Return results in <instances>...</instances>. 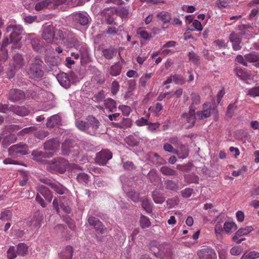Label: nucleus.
<instances>
[{
    "label": "nucleus",
    "mask_w": 259,
    "mask_h": 259,
    "mask_svg": "<svg viewBox=\"0 0 259 259\" xmlns=\"http://www.w3.org/2000/svg\"><path fill=\"white\" fill-rule=\"evenodd\" d=\"M7 32H10V40L13 44V48L19 49L21 47L19 44L21 39V35L23 32V27L20 25L11 24L7 27Z\"/></svg>",
    "instance_id": "nucleus-1"
},
{
    "label": "nucleus",
    "mask_w": 259,
    "mask_h": 259,
    "mask_svg": "<svg viewBox=\"0 0 259 259\" xmlns=\"http://www.w3.org/2000/svg\"><path fill=\"white\" fill-rule=\"evenodd\" d=\"M68 165V161L64 158L60 157L50 161L48 163V167L52 172H58L64 174L66 171Z\"/></svg>",
    "instance_id": "nucleus-2"
},
{
    "label": "nucleus",
    "mask_w": 259,
    "mask_h": 259,
    "mask_svg": "<svg viewBox=\"0 0 259 259\" xmlns=\"http://www.w3.org/2000/svg\"><path fill=\"white\" fill-rule=\"evenodd\" d=\"M42 61L36 58L34 63L30 64L28 71L29 77L32 78H41L44 74L42 68Z\"/></svg>",
    "instance_id": "nucleus-3"
},
{
    "label": "nucleus",
    "mask_w": 259,
    "mask_h": 259,
    "mask_svg": "<svg viewBox=\"0 0 259 259\" xmlns=\"http://www.w3.org/2000/svg\"><path fill=\"white\" fill-rule=\"evenodd\" d=\"M157 243L155 241H152L150 243V249L151 251L153 252L155 255L156 256H159L161 258L170 257L172 254V250L170 247H163L162 246H159L157 247L158 252L156 253L154 249H153V247L156 246Z\"/></svg>",
    "instance_id": "nucleus-4"
},
{
    "label": "nucleus",
    "mask_w": 259,
    "mask_h": 259,
    "mask_svg": "<svg viewBox=\"0 0 259 259\" xmlns=\"http://www.w3.org/2000/svg\"><path fill=\"white\" fill-rule=\"evenodd\" d=\"M28 151L27 145L21 143L11 146L8 150L9 154L14 157L27 154Z\"/></svg>",
    "instance_id": "nucleus-5"
},
{
    "label": "nucleus",
    "mask_w": 259,
    "mask_h": 259,
    "mask_svg": "<svg viewBox=\"0 0 259 259\" xmlns=\"http://www.w3.org/2000/svg\"><path fill=\"white\" fill-rule=\"evenodd\" d=\"M40 180L42 183L51 187L56 193L60 195L64 194L67 190V189L62 184L55 181L46 178H42Z\"/></svg>",
    "instance_id": "nucleus-6"
},
{
    "label": "nucleus",
    "mask_w": 259,
    "mask_h": 259,
    "mask_svg": "<svg viewBox=\"0 0 259 259\" xmlns=\"http://www.w3.org/2000/svg\"><path fill=\"white\" fill-rule=\"evenodd\" d=\"M112 157V153L107 149L102 150L96 154V162L100 165H104Z\"/></svg>",
    "instance_id": "nucleus-7"
},
{
    "label": "nucleus",
    "mask_w": 259,
    "mask_h": 259,
    "mask_svg": "<svg viewBox=\"0 0 259 259\" xmlns=\"http://www.w3.org/2000/svg\"><path fill=\"white\" fill-rule=\"evenodd\" d=\"M88 122L87 133L91 135H94L98 133V130L100 125L99 120L94 116H89Z\"/></svg>",
    "instance_id": "nucleus-8"
},
{
    "label": "nucleus",
    "mask_w": 259,
    "mask_h": 259,
    "mask_svg": "<svg viewBox=\"0 0 259 259\" xmlns=\"http://www.w3.org/2000/svg\"><path fill=\"white\" fill-rule=\"evenodd\" d=\"M25 98V94L21 90L13 89L9 93L8 99L13 102L23 101Z\"/></svg>",
    "instance_id": "nucleus-9"
},
{
    "label": "nucleus",
    "mask_w": 259,
    "mask_h": 259,
    "mask_svg": "<svg viewBox=\"0 0 259 259\" xmlns=\"http://www.w3.org/2000/svg\"><path fill=\"white\" fill-rule=\"evenodd\" d=\"M67 38L65 40L64 45L68 48L75 47L77 48L80 45V42L77 36L71 31L67 32Z\"/></svg>",
    "instance_id": "nucleus-10"
},
{
    "label": "nucleus",
    "mask_w": 259,
    "mask_h": 259,
    "mask_svg": "<svg viewBox=\"0 0 259 259\" xmlns=\"http://www.w3.org/2000/svg\"><path fill=\"white\" fill-rule=\"evenodd\" d=\"M55 32L53 25H48L44 28L42 37L49 43H53L54 41Z\"/></svg>",
    "instance_id": "nucleus-11"
},
{
    "label": "nucleus",
    "mask_w": 259,
    "mask_h": 259,
    "mask_svg": "<svg viewBox=\"0 0 259 259\" xmlns=\"http://www.w3.org/2000/svg\"><path fill=\"white\" fill-rule=\"evenodd\" d=\"M88 223L90 226H94L95 229L100 233L102 234L105 233L106 228L98 218L92 216L88 218Z\"/></svg>",
    "instance_id": "nucleus-12"
},
{
    "label": "nucleus",
    "mask_w": 259,
    "mask_h": 259,
    "mask_svg": "<svg viewBox=\"0 0 259 259\" xmlns=\"http://www.w3.org/2000/svg\"><path fill=\"white\" fill-rule=\"evenodd\" d=\"M245 32L236 33L233 32L230 35V40L232 43L233 48L234 50L238 51L241 49L240 43L242 40V35Z\"/></svg>",
    "instance_id": "nucleus-13"
},
{
    "label": "nucleus",
    "mask_w": 259,
    "mask_h": 259,
    "mask_svg": "<svg viewBox=\"0 0 259 259\" xmlns=\"http://www.w3.org/2000/svg\"><path fill=\"white\" fill-rule=\"evenodd\" d=\"M195 109L192 105L189 107V111L188 113H184L182 115V117L189 124L187 126L188 128L193 126L195 122Z\"/></svg>",
    "instance_id": "nucleus-14"
},
{
    "label": "nucleus",
    "mask_w": 259,
    "mask_h": 259,
    "mask_svg": "<svg viewBox=\"0 0 259 259\" xmlns=\"http://www.w3.org/2000/svg\"><path fill=\"white\" fill-rule=\"evenodd\" d=\"M199 259H217V256L215 251L211 248H203L197 252Z\"/></svg>",
    "instance_id": "nucleus-15"
},
{
    "label": "nucleus",
    "mask_w": 259,
    "mask_h": 259,
    "mask_svg": "<svg viewBox=\"0 0 259 259\" xmlns=\"http://www.w3.org/2000/svg\"><path fill=\"white\" fill-rule=\"evenodd\" d=\"M211 113V106L209 103H204L203 105V110L197 112V116L199 119H204L210 116Z\"/></svg>",
    "instance_id": "nucleus-16"
},
{
    "label": "nucleus",
    "mask_w": 259,
    "mask_h": 259,
    "mask_svg": "<svg viewBox=\"0 0 259 259\" xmlns=\"http://www.w3.org/2000/svg\"><path fill=\"white\" fill-rule=\"evenodd\" d=\"M37 190L41 194L45 199L50 202L53 198L52 192L46 187L42 185H39L37 187Z\"/></svg>",
    "instance_id": "nucleus-17"
},
{
    "label": "nucleus",
    "mask_w": 259,
    "mask_h": 259,
    "mask_svg": "<svg viewBox=\"0 0 259 259\" xmlns=\"http://www.w3.org/2000/svg\"><path fill=\"white\" fill-rule=\"evenodd\" d=\"M11 112L15 114L21 116H25L29 114V110L24 106H18L16 105L11 106Z\"/></svg>",
    "instance_id": "nucleus-18"
},
{
    "label": "nucleus",
    "mask_w": 259,
    "mask_h": 259,
    "mask_svg": "<svg viewBox=\"0 0 259 259\" xmlns=\"http://www.w3.org/2000/svg\"><path fill=\"white\" fill-rule=\"evenodd\" d=\"M59 142L57 139L53 138L44 143V148L47 150L55 151L59 148Z\"/></svg>",
    "instance_id": "nucleus-19"
},
{
    "label": "nucleus",
    "mask_w": 259,
    "mask_h": 259,
    "mask_svg": "<svg viewBox=\"0 0 259 259\" xmlns=\"http://www.w3.org/2000/svg\"><path fill=\"white\" fill-rule=\"evenodd\" d=\"M3 140L2 143V146L3 148H7L11 144L14 143L17 140V137L15 134H10L8 135H5L2 134Z\"/></svg>",
    "instance_id": "nucleus-20"
},
{
    "label": "nucleus",
    "mask_w": 259,
    "mask_h": 259,
    "mask_svg": "<svg viewBox=\"0 0 259 259\" xmlns=\"http://www.w3.org/2000/svg\"><path fill=\"white\" fill-rule=\"evenodd\" d=\"M57 79L61 86L67 88L70 85V80L68 75L64 72L57 75Z\"/></svg>",
    "instance_id": "nucleus-21"
},
{
    "label": "nucleus",
    "mask_w": 259,
    "mask_h": 259,
    "mask_svg": "<svg viewBox=\"0 0 259 259\" xmlns=\"http://www.w3.org/2000/svg\"><path fill=\"white\" fill-rule=\"evenodd\" d=\"M74 21L81 25H86L88 24L89 19L86 13H77L74 15Z\"/></svg>",
    "instance_id": "nucleus-22"
},
{
    "label": "nucleus",
    "mask_w": 259,
    "mask_h": 259,
    "mask_svg": "<svg viewBox=\"0 0 259 259\" xmlns=\"http://www.w3.org/2000/svg\"><path fill=\"white\" fill-rule=\"evenodd\" d=\"M14 67L15 69H20L22 68L25 63L24 59L22 55L16 53L13 57Z\"/></svg>",
    "instance_id": "nucleus-23"
},
{
    "label": "nucleus",
    "mask_w": 259,
    "mask_h": 259,
    "mask_svg": "<svg viewBox=\"0 0 259 259\" xmlns=\"http://www.w3.org/2000/svg\"><path fill=\"white\" fill-rule=\"evenodd\" d=\"M61 118L58 115H54L50 117L47 120L46 125L48 127L53 128L55 126L60 124Z\"/></svg>",
    "instance_id": "nucleus-24"
},
{
    "label": "nucleus",
    "mask_w": 259,
    "mask_h": 259,
    "mask_svg": "<svg viewBox=\"0 0 259 259\" xmlns=\"http://www.w3.org/2000/svg\"><path fill=\"white\" fill-rule=\"evenodd\" d=\"M34 2H37L35 6V9L36 11H39L44 9L49 8L51 9V0H31Z\"/></svg>",
    "instance_id": "nucleus-25"
},
{
    "label": "nucleus",
    "mask_w": 259,
    "mask_h": 259,
    "mask_svg": "<svg viewBox=\"0 0 259 259\" xmlns=\"http://www.w3.org/2000/svg\"><path fill=\"white\" fill-rule=\"evenodd\" d=\"M103 56L108 60L112 59L116 55L117 50L113 47L103 49L102 51Z\"/></svg>",
    "instance_id": "nucleus-26"
},
{
    "label": "nucleus",
    "mask_w": 259,
    "mask_h": 259,
    "mask_svg": "<svg viewBox=\"0 0 259 259\" xmlns=\"http://www.w3.org/2000/svg\"><path fill=\"white\" fill-rule=\"evenodd\" d=\"M253 230L252 226H247L245 228L239 229L233 236V240H237V237H240L243 235H247Z\"/></svg>",
    "instance_id": "nucleus-27"
},
{
    "label": "nucleus",
    "mask_w": 259,
    "mask_h": 259,
    "mask_svg": "<svg viewBox=\"0 0 259 259\" xmlns=\"http://www.w3.org/2000/svg\"><path fill=\"white\" fill-rule=\"evenodd\" d=\"M69 31L66 29H59L55 32L54 40H60L61 44H64L67 38V32Z\"/></svg>",
    "instance_id": "nucleus-28"
},
{
    "label": "nucleus",
    "mask_w": 259,
    "mask_h": 259,
    "mask_svg": "<svg viewBox=\"0 0 259 259\" xmlns=\"http://www.w3.org/2000/svg\"><path fill=\"white\" fill-rule=\"evenodd\" d=\"M160 171L165 176H177L178 172L174 169L167 166H163L160 167Z\"/></svg>",
    "instance_id": "nucleus-29"
},
{
    "label": "nucleus",
    "mask_w": 259,
    "mask_h": 259,
    "mask_svg": "<svg viewBox=\"0 0 259 259\" xmlns=\"http://www.w3.org/2000/svg\"><path fill=\"white\" fill-rule=\"evenodd\" d=\"M164 186L166 190L176 192L179 190L178 183L172 180H166L164 181Z\"/></svg>",
    "instance_id": "nucleus-30"
},
{
    "label": "nucleus",
    "mask_w": 259,
    "mask_h": 259,
    "mask_svg": "<svg viewBox=\"0 0 259 259\" xmlns=\"http://www.w3.org/2000/svg\"><path fill=\"white\" fill-rule=\"evenodd\" d=\"M152 196L153 201L157 204H162L164 202L165 199L163 194L158 191H154L152 192Z\"/></svg>",
    "instance_id": "nucleus-31"
},
{
    "label": "nucleus",
    "mask_w": 259,
    "mask_h": 259,
    "mask_svg": "<svg viewBox=\"0 0 259 259\" xmlns=\"http://www.w3.org/2000/svg\"><path fill=\"white\" fill-rule=\"evenodd\" d=\"M73 251L72 247L67 246L61 253L60 257L62 259H72Z\"/></svg>",
    "instance_id": "nucleus-32"
},
{
    "label": "nucleus",
    "mask_w": 259,
    "mask_h": 259,
    "mask_svg": "<svg viewBox=\"0 0 259 259\" xmlns=\"http://www.w3.org/2000/svg\"><path fill=\"white\" fill-rule=\"evenodd\" d=\"M156 17L164 24L169 23L171 19L170 14L165 11L158 13L157 14Z\"/></svg>",
    "instance_id": "nucleus-33"
},
{
    "label": "nucleus",
    "mask_w": 259,
    "mask_h": 259,
    "mask_svg": "<svg viewBox=\"0 0 259 259\" xmlns=\"http://www.w3.org/2000/svg\"><path fill=\"white\" fill-rule=\"evenodd\" d=\"M17 253L18 255L24 256L28 253V246L24 243L18 244L17 247Z\"/></svg>",
    "instance_id": "nucleus-34"
},
{
    "label": "nucleus",
    "mask_w": 259,
    "mask_h": 259,
    "mask_svg": "<svg viewBox=\"0 0 259 259\" xmlns=\"http://www.w3.org/2000/svg\"><path fill=\"white\" fill-rule=\"evenodd\" d=\"M235 71L236 75L240 77V79L243 80H247L250 79V75L249 73L242 70L241 68L236 67Z\"/></svg>",
    "instance_id": "nucleus-35"
},
{
    "label": "nucleus",
    "mask_w": 259,
    "mask_h": 259,
    "mask_svg": "<svg viewBox=\"0 0 259 259\" xmlns=\"http://www.w3.org/2000/svg\"><path fill=\"white\" fill-rule=\"evenodd\" d=\"M180 151H178V154H176L179 158L184 159L189 155V150L188 146L186 145H181L180 147Z\"/></svg>",
    "instance_id": "nucleus-36"
},
{
    "label": "nucleus",
    "mask_w": 259,
    "mask_h": 259,
    "mask_svg": "<svg viewBox=\"0 0 259 259\" xmlns=\"http://www.w3.org/2000/svg\"><path fill=\"white\" fill-rule=\"evenodd\" d=\"M122 67L119 63L112 65L110 69V74L113 76H116L119 75L121 71Z\"/></svg>",
    "instance_id": "nucleus-37"
},
{
    "label": "nucleus",
    "mask_w": 259,
    "mask_h": 259,
    "mask_svg": "<svg viewBox=\"0 0 259 259\" xmlns=\"http://www.w3.org/2000/svg\"><path fill=\"white\" fill-rule=\"evenodd\" d=\"M10 42H11L10 41ZM9 43L10 41L8 37H6L3 40L1 50L3 52H4V55L1 56L0 59L1 60L4 61H6L8 59V52L7 51H5V48Z\"/></svg>",
    "instance_id": "nucleus-38"
},
{
    "label": "nucleus",
    "mask_w": 259,
    "mask_h": 259,
    "mask_svg": "<svg viewBox=\"0 0 259 259\" xmlns=\"http://www.w3.org/2000/svg\"><path fill=\"white\" fill-rule=\"evenodd\" d=\"M141 205L142 208L148 213H150L152 211V204L149 200L146 198H143L141 200Z\"/></svg>",
    "instance_id": "nucleus-39"
},
{
    "label": "nucleus",
    "mask_w": 259,
    "mask_h": 259,
    "mask_svg": "<svg viewBox=\"0 0 259 259\" xmlns=\"http://www.w3.org/2000/svg\"><path fill=\"white\" fill-rule=\"evenodd\" d=\"M104 105L107 109L111 112L116 108V103L115 100L111 98H108L104 100Z\"/></svg>",
    "instance_id": "nucleus-40"
},
{
    "label": "nucleus",
    "mask_w": 259,
    "mask_h": 259,
    "mask_svg": "<svg viewBox=\"0 0 259 259\" xmlns=\"http://www.w3.org/2000/svg\"><path fill=\"white\" fill-rule=\"evenodd\" d=\"M12 212L8 209H5L0 214V219L4 221H11L12 219Z\"/></svg>",
    "instance_id": "nucleus-41"
},
{
    "label": "nucleus",
    "mask_w": 259,
    "mask_h": 259,
    "mask_svg": "<svg viewBox=\"0 0 259 259\" xmlns=\"http://www.w3.org/2000/svg\"><path fill=\"white\" fill-rule=\"evenodd\" d=\"M237 229V226L234 222H226L224 225V230L227 233H230Z\"/></svg>",
    "instance_id": "nucleus-42"
},
{
    "label": "nucleus",
    "mask_w": 259,
    "mask_h": 259,
    "mask_svg": "<svg viewBox=\"0 0 259 259\" xmlns=\"http://www.w3.org/2000/svg\"><path fill=\"white\" fill-rule=\"evenodd\" d=\"M140 225L142 229H146L151 226V222L147 217L141 215L140 219Z\"/></svg>",
    "instance_id": "nucleus-43"
},
{
    "label": "nucleus",
    "mask_w": 259,
    "mask_h": 259,
    "mask_svg": "<svg viewBox=\"0 0 259 259\" xmlns=\"http://www.w3.org/2000/svg\"><path fill=\"white\" fill-rule=\"evenodd\" d=\"M153 75V73H146L142 75L139 79V85L142 87L145 88L147 81L150 79Z\"/></svg>",
    "instance_id": "nucleus-44"
},
{
    "label": "nucleus",
    "mask_w": 259,
    "mask_h": 259,
    "mask_svg": "<svg viewBox=\"0 0 259 259\" xmlns=\"http://www.w3.org/2000/svg\"><path fill=\"white\" fill-rule=\"evenodd\" d=\"M113 124H114L115 127L125 129L131 125V122L128 118H123L122 121L118 123H113Z\"/></svg>",
    "instance_id": "nucleus-45"
},
{
    "label": "nucleus",
    "mask_w": 259,
    "mask_h": 259,
    "mask_svg": "<svg viewBox=\"0 0 259 259\" xmlns=\"http://www.w3.org/2000/svg\"><path fill=\"white\" fill-rule=\"evenodd\" d=\"M245 60L250 62H256L259 60V55L257 53L252 52L245 55Z\"/></svg>",
    "instance_id": "nucleus-46"
},
{
    "label": "nucleus",
    "mask_w": 259,
    "mask_h": 259,
    "mask_svg": "<svg viewBox=\"0 0 259 259\" xmlns=\"http://www.w3.org/2000/svg\"><path fill=\"white\" fill-rule=\"evenodd\" d=\"M185 182L188 183H198L199 178L194 174L185 175L184 176Z\"/></svg>",
    "instance_id": "nucleus-47"
},
{
    "label": "nucleus",
    "mask_w": 259,
    "mask_h": 259,
    "mask_svg": "<svg viewBox=\"0 0 259 259\" xmlns=\"http://www.w3.org/2000/svg\"><path fill=\"white\" fill-rule=\"evenodd\" d=\"M77 180L79 183L87 185L89 181V177L85 173L80 172L77 175Z\"/></svg>",
    "instance_id": "nucleus-48"
},
{
    "label": "nucleus",
    "mask_w": 259,
    "mask_h": 259,
    "mask_svg": "<svg viewBox=\"0 0 259 259\" xmlns=\"http://www.w3.org/2000/svg\"><path fill=\"white\" fill-rule=\"evenodd\" d=\"M162 109L163 106L160 103H157L154 106L151 107L149 108V110L151 112L153 113L154 115L157 116L159 114Z\"/></svg>",
    "instance_id": "nucleus-49"
},
{
    "label": "nucleus",
    "mask_w": 259,
    "mask_h": 259,
    "mask_svg": "<svg viewBox=\"0 0 259 259\" xmlns=\"http://www.w3.org/2000/svg\"><path fill=\"white\" fill-rule=\"evenodd\" d=\"M128 13V9L126 7H122L116 10V14L121 18H126Z\"/></svg>",
    "instance_id": "nucleus-50"
},
{
    "label": "nucleus",
    "mask_w": 259,
    "mask_h": 259,
    "mask_svg": "<svg viewBox=\"0 0 259 259\" xmlns=\"http://www.w3.org/2000/svg\"><path fill=\"white\" fill-rule=\"evenodd\" d=\"M76 127L80 131L85 132L87 133V128L88 127V122L82 120H77L75 122Z\"/></svg>",
    "instance_id": "nucleus-51"
},
{
    "label": "nucleus",
    "mask_w": 259,
    "mask_h": 259,
    "mask_svg": "<svg viewBox=\"0 0 259 259\" xmlns=\"http://www.w3.org/2000/svg\"><path fill=\"white\" fill-rule=\"evenodd\" d=\"M259 257V252L255 251H251L242 256L240 259H256Z\"/></svg>",
    "instance_id": "nucleus-52"
},
{
    "label": "nucleus",
    "mask_w": 259,
    "mask_h": 259,
    "mask_svg": "<svg viewBox=\"0 0 259 259\" xmlns=\"http://www.w3.org/2000/svg\"><path fill=\"white\" fill-rule=\"evenodd\" d=\"M236 106L234 104H230L227 109L226 116L231 118L236 109Z\"/></svg>",
    "instance_id": "nucleus-53"
},
{
    "label": "nucleus",
    "mask_w": 259,
    "mask_h": 259,
    "mask_svg": "<svg viewBox=\"0 0 259 259\" xmlns=\"http://www.w3.org/2000/svg\"><path fill=\"white\" fill-rule=\"evenodd\" d=\"M128 195L131 199L134 202H138L142 199L140 198L139 193L135 191H131L128 193Z\"/></svg>",
    "instance_id": "nucleus-54"
},
{
    "label": "nucleus",
    "mask_w": 259,
    "mask_h": 259,
    "mask_svg": "<svg viewBox=\"0 0 259 259\" xmlns=\"http://www.w3.org/2000/svg\"><path fill=\"white\" fill-rule=\"evenodd\" d=\"M173 81L176 84H183L185 83L186 80L182 75L175 74L173 75Z\"/></svg>",
    "instance_id": "nucleus-55"
},
{
    "label": "nucleus",
    "mask_w": 259,
    "mask_h": 259,
    "mask_svg": "<svg viewBox=\"0 0 259 259\" xmlns=\"http://www.w3.org/2000/svg\"><path fill=\"white\" fill-rule=\"evenodd\" d=\"M105 98V92L103 90L100 91L97 94H95L93 97L94 101L96 102H100L103 101H104Z\"/></svg>",
    "instance_id": "nucleus-56"
},
{
    "label": "nucleus",
    "mask_w": 259,
    "mask_h": 259,
    "mask_svg": "<svg viewBox=\"0 0 259 259\" xmlns=\"http://www.w3.org/2000/svg\"><path fill=\"white\" fill-rule=\"evenodd\" d=\"M191 99L192 101V104L191 105L192 106L193 105H198L200 102V97L198 94L196 93H192L191 94Z\"/></svg>",
    "instance_id": "nucleus-57"
},
{
    "label": "nucleus",
    "mask_w": 259,
    "mask_h": 259,
    "mask_svg": "<svg viewBox=\"0 0 259 259\" xmlns=\"http://www.w3.org/2000/svg\"><path fill=\"white\" fill-rule=\"evenodd\" d=\"M193 166V164L191 163H188L186 164L182 165L178 164L177 165V168L179 170L184 171V172H188Z\"/></svg>",
    "instance_id": "nucleus-58"
},
{
    "label": "nucleus",
    "mask_w": 259,
    "mask_h": 259,
    "mask_svg": "<svg viewBox=\"0 0 259 259\" xmlns=\"http://www.w3.org/2000/svg\"><path fill=\"white\" fill-rule=\"evenodd\" d=\"M8 259H14L16 257L17 254L15 253V248L13 246H11L7 252Z\"/></svg>",
    "instance_id": "nucleus-59"
},
{
    "label": "nucleus",
    "mask_w": 259,
    "mask_h": 259,
    "mask_svg": "<svg viewBox=\"0 0 259 259\" xmlns=\"http://www.w3.org/2000/svg\"><path fill=\"white\" fill-rule=\"evenodd\" d=\"M248 95L250 97H255L259 96V85L255 86L250 89H249L248 91Z\"/></svg>",
    "instance_id": "nucleus-60"
},
{
    "label": "nucleus",
    "mask_w": 259,
    "mask_h": 259,
    "mask_svg": "<svg viewBox=\"0 0 259 259\" xmlns=\"http://www.w3.org/2000/svg\"><path fill=\"white\" fill-rule=\"evenodd\" d=\"M29 36L31 37L32 38L31 44L33 49L36 52L40 51L41 50V47L36 43V42L38 41V40L34 38V34H31L29 35Z\"/></svg>",
    "instance_id": "nucleus-61"
},
{
    "label": "nucleus",
    "mask_w": 259,
    "mask_h": 259,
    "mask_svg": "<svg viewBox=\"0 0 259 259\" xmlns=\"http://www.w3.org/2000/svg\"><path fill=\"white\" fill-rule=\"evenodd\" d=\"M47 62L52 66H57L60 62L58 57H49L47 58Z\"/></svg>",
    "instance_id": "nucleus-62"
},
{
    "label": "nucleus",
    "mask_w": 259,
    "mask_h": 259,
    "mask_svg": "<svg viewBox=\"0 0 259 259\" xmlns=\"http://www.w3.org/2000/svg\"><path fill=\"white\" fill-rule=\"evenodd\" d=\"M36 130V128L35 126H30L26 127L20 131L18 133V135L24 136L26 134H29L32 132L35 131Z\"/></svg>",
    "instance_id": "nucleus-63"
},
{
    "label": "nucleus",
    "mask_w": 259,
    "mask_h": 259,
    "mask_svg": "<svg viewBox=\"0 0 259 259\" xmlns=\"http://www.w3.org/2000/svg\"><path fill=\"white\" fill-rule=\"evenodd\" d=\"M49 135V133L47 131L40 130L34 133V136L38 139L42 140Z\"/></svg>",
    "instance_id": "nucleus-64"
}]
</instances>
